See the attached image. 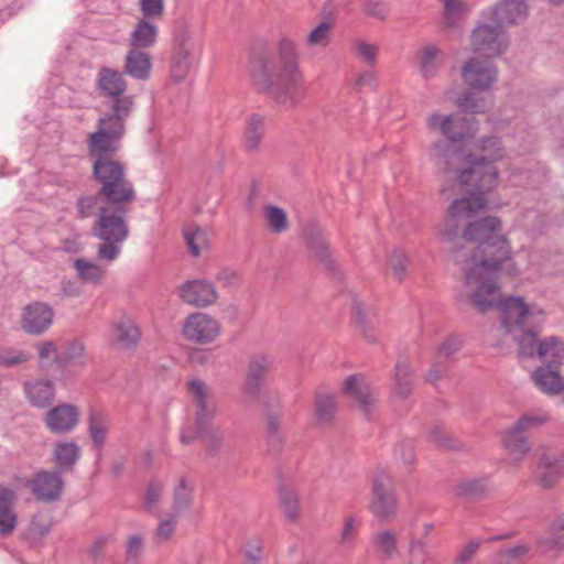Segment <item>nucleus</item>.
<instances>
[{"label": "nucleus", "mask_w": 564, "mask_h": 564, "mask_svg": "<svg viewBox=\"0 0 564 564\" xmlns=\"http://www.w3.org/2000/svg\"><path fill=\"white\" fill-rule=\"evenodd\" d=\"M111 335L116 346L122 349L134 348L141 339V330L129 316H120L111 323Z\"/></svg>", "instance_id": "nucleus-27"}, {"label": "nucleus", "mask_w": 564, "mask_h": 564, "mask_svg": "<svg viewBox=\"0 0 564 564\" xmlns=\"http://www.w3.org/2000/svg\"><path fill=\"white\" fill-rule=\"evenodd\" d=\"M306 246L315 261L322 264L329 272L335 271L336 264L332 257L328 241L326 240L322 229L318 227L310 228L306 236Z\"/></svg>", "instance_id": "nucleus-28"}, {"label": "nucleus", "mask_w": 564, "mask_h": 564, "mask_svg": "<svg viewBox=\"0 0 564 564\" xmlns=\"http://www.w3.org/2000/svg\"><path fill=\"white\" fill-rule=\"evenodd\" d=\"M470 44L473 51L478 55L498 57L507 51L509 41L501 25L484 23L473 30Z\"/></svg>", "instance_id": "nucleus-13"}, {"label": "nucleus", "mask_w": 564, "mask_h": 564, "mask_svg": "<svg viewBox=\"0 0 564 564\" xmlns=\"http://www.w3.org/2000/svg\"><path fill=\"white\" fill-rule=\"evenodd\" d=\"M132 203H120L102 208L95 221L91 231L101 243L98 246L97 256L108 261L115 260L120 253V245L129 236V226L126 220Z\"/></svg>", "instance_id": "nucleus-8"}, {"label": "nucleus", "mask_w": 564, "mask_h": 564, "mask_svg": "<svg viewBox=\"0 0 564 564\" xmlns=\"http://www.w3.org/2000/svg\"><path fill=\"white\" fill-rule=\"evenodd\" d=\"M546 412H529L523 414L509 430L502 433L501 443L511 456L510 463L519 466L523 457L531 451L528 435L549 422Z\"/></svg>", "instance_id": "nucleus-11"}, {"label": "nucleus", "mask_w": 564, "mask_h": 564, "mask_svg": "<svg viewBox=\"0 0 564 564\" xmlns=\"http://www.w3.org/2000/svg\"><path fill=\"white\" fill-rule=\"evenodd\" d=\"M535 455L538 456L536 482L543 489H551L564 477V452L540 446Z\"/></svg>", "instance_id": "nucleus-14"}, {"label": "nucleus", "mask_w": 564, "mask_h": 564, "mask_svg": "<svg viewBox=\"0 0 564 564\" xmlns=\"http://www.w3.org/2000/svg\"><path fill=\"white\" fill-rule=\"evenodd\" d=\"M479 151L475 154L447 141H436L429 155L438 173L448 182H455L463 192L486 194L499 183V172L494 163L503 156L500 138L481 139Z\"/></svg>", "instance_id": "nucleus-1"}, {"label": "nucleus", "mask_w": 564, "mask_h": 564, "mask_svg": "<svg viewBox=\"0 0 564 564\" xmlns=\"http://www.w3.org/2000/svg\"><path fill=\"white\" fill-rule=\"evenodd\" d=\"M243 564H261L263 555V540L259 535L249 536L241 550Z\"/></svg>", "instance_id": "nucleus-49"}, {"label": "nucleus", "mask_w": 564, "mask_h": 564, "mask_svg": "<svg viewBox=\"0 0 564 564\" xmlns=\"http://www.w3.org/2000/svg\"><path fill=\"white\" fill-rule=\"evenodd\" d=\"M64 485L62 474L57 470H40L28 482L34 498L44 503L58 501L62 498Z\"/></svg>", "instance_id": "nucleus-18"}, {"label": "nucleus", "mask_w": 564, "mask_h": 564, "mask_svg": "<svg viewBox=\"0 0 564 564\" xmlns=\"http://www.w3.org/2000/svg\"><path fill=\"white\" fill-rule=\"evenodd\" d=\"M182 333L187 340L204 345L213 343L219 336L220 325L205 313H195L187 316Z\"/></svg>", "instance_id": "nucleus-19"}, {"label": "nucleus", "mask_w": 564, "mask_h": 564, "mask_svg": "<svg viewBox=\"0 0 564 564\" xmlns=\"http://www.w3.org/2000/svg\"><path fill=\"white\" fill-rule=\"evenodd\" d=\"M344 392L349 397L362 412L370 419L371 413L377 405V399L373 395L372 388L361 375H351L344 382Z\"/></svg>", "instance_id": "nucleus-20"}, {"label": "nucleus", "mask_w": 564, "mask_h": 564, "mask_svg": "<svg viewBox=\"0 0 564 564\" xmlns=\"http://www.w3.org/2000/svg\"><path fill=\"white\" fill-rule=\"evenodd\" d=\"M28 400L33 406L44 409L52 404L55 388L52 380H33L23 386Z\"/></svg>", "instance_id": "nucleus-31"}, {"label": "nucleus", "mask_w": 564, "mask_h": 564, "mask_svg": "<svg viewBox=\"0 0 564 564\" xmlns=\"http://www.w3.org/2000/svg\"><path fill=\"white\" fill-rule=\"evenodd\" d=\"M332 30V24L328 22H322L314 30H312L307 37L306 44L308 46H321L325 47L329 43V34Z\"/></svg>", "instance_id": "nucleus-57"}, {"label": "nucleus", "mask_w": 564, "mask_h": 564, "mask_svg": "<svg viewBox=\"0 0 564 564\" xmlns=\"http://www.w3.org/2000/svg\"><path fill=\"white\" fill-rule=\"evenodd\" d=\"M216 279L225 288H237L241 284L240 274L236 270L229 268L219 270Z\"/></svg>", "instance_id": "nucleus-64"}, {"label": "nucleus", "mask_w": 564, "mask_h": 564, "mask_svg": "<svg viewBox=\"0 0 564 564\" xmlns=\"http://www.w3.org/2000/svg\"><path fill=\"white\" fill-rule=\"evenodd\" d=\"M53 308L43 302H32L23 308L21 327L31 335L44 333L53 323Z\"/></svg>", "instance_id": "nucleus-21"}, {"label": "nucleus", "mask_w": 564, "mask_h": 564, "mask_svg": "<svg viewBox=\"0 0 564 564\" xmlns=\"http://www.w3.org/2000/svg\"><path fill=\"white\" fill-rule=\"evenodd\" d=\"M429 437L431 442L446 449L463 451L465 448L463 444L448 435L440 425H435L430 430Z\"/></svg>", "instance_id": "nucleus-54"}, {"label": "nucleus", "mask_w": 564, "mask_h": 564, "mask_svg": "<svg viewBox=\"0 0 564 564\" xmlns=\"http://www.w3.org/2000/svg\"><path fill=\"white\" fill-rule=\"evenodd\" d=\"M415 370L411 360L401 356L398 358L392 371V395L401 401L406 400L414 391Z\"/></svg>", "instance_id": "nucleus-24"}, {"label": "nucleus", "mask_w": 564, "mask_h": 564, "mask_svg": "<svg viewBox=\"0 0 564 564\" xmlns=\"http://www.w3.org/2000/svg\"><path fill=\"white\" fill-rule=\"evenodd\" d=\"M529 552L530 546L527 544L501 550L496 555V564H518Z\"/></svg>", "instance_id": "nucleus-55"}, {"label": "nucleus", "mask_w": 564, "mask_h": 564, "mask_svg": "<svg viewBox=\"0 0 564 564\" xmlns=\"http://www.w3.org/2000/svg\"><path fill=\"white\" fill-rule=\"evenodd\" d=\"M151 66L150 54L141 48L132 47L126 57L124 73L144 80L150 75Z\"/></svg>", "instance_id": "nucleus-34"}, {"label": "nucleus", "mask_w": 564, "mask_h": 564, "mask_svg": "<svg viewBox=\"0 0 564 564\" xmlns=\"http://www.w3.org/2000/svg\"><path fill=\"white\" fill-rule=\"evenodd\" d=\"M63 358L69 364L85 365L86 350L84 344L77 339L66 341L64 345Z\"/></svg>", "instance_id": "nucleus-53"}, {"label": "nucleus", "mask_w": 564, "mask_h": 564, "mask_svg": "<svg viewBox=\"0 0 564 564\" xmlns=\"http://www.w3.org/2000/svg\"><path fill=\"white\" fill-rule=\"evenodd\" d=\"M98 89L101 96L110 98L108 111L98 120V129L87 140L88 150L118 151L119 141L126 133V121L130 117L134 101L127 96V82L118 70L101 67L98 74Z\"/></svg>", "instance_id": "nucleus-3"}, {"label": "nucleus", "mask_w": 564, "mask_h": 564, "mask_svg": "<svg viewBox=\"0 0 564 564\" xmlns=\"http://www.w3.org/2000/svg\"><path fill=\"white\" fill-rule=\"evenodd\" d=\"M74 267L79 278L90 283H99L105 274L101 267L86 259H77Z\"/></svg>", "instance_id": "nucleus-50"}, {"label": "nucleus", "mask_w": 564, "mask_h": 564, "mask_svg": "<svg viewBox=\"0 0 564 564\" xmlns=\"http://www.w3.org/2000/svg\"><path fill=\"white\" fill-rule=\"evenodd\" d=\"M263 218L268 228L274 234H281L289 228L286 213L274 205H265L263 207Z\"/></svg>", "instance_id": "nucleus-46"}, {"label": "nucleus", "mask_w": 564, "mask_h": 564, "mask_svg": "<svg viewBox=\"0 0 564 564\" xmlns=\"http://www.w3.org/2000/svg\"><path fill=\"white\" fill-rule=\"evenodd\" d=\"M368 510L380 523H391L399 513L397 489L392 475L377 469L370 480Z\"/></svg>", "instance_id": "nucleus-9"}, {"label": "nucleus", "mask_w": 564, "mask_h": 564, "mask_svg": "<svg viewBox=\"0 0 564 564\" xmlns=\"http://www.w3.org/2000/svg\"><path fill=\"white\" fill-rule=\"evenodd\" d=\"M352 316L357 323V326L364 339L369 344H376L378 338L375 333V326L372 322L367 318L366 306L362 301H354Z\"/></svg>", "instance_id": "nucleus-44"}, {"label": "nucleus", "mask_w": 564, "mask_h": 564, "mask_svg": "<svg viewBox=\"0 0 564 564\" xmlns=\"http://www.w3.org/2000/svg\"><path fill=\"white\" fill-rule=\"evenodd\" d=\"M362 12L371 18L384 21L389 17V7L382 0H364Z\"/></svg>", "instance_id": "nucleus-58"}, {"label": "nucleus", "mask_w": 564, "mask_h": 564, "mask_svg": "<svg viewBox=\"0 0 564 564\" xmlns=\"http://www.w3.org/2000/svg\"><path fill=\"white\" fill-rule=\"evenodd\" d=\"M184 237L188 250L194 257H198L203 250H207L209 248L207 235L199 227H195L193 230H184Z\"/></svg>", "instance_id": "nucleus-51"}, {"label": "nucleus", "mask_w": 564, "mask_h": 564, "mask_svg": "<svg viewBox=\"0 0 564 564\" xmlns=\"http://www.w3.org/2000/svg\"><path fill=\"white\" fill-rule=\"evenodd\" d=\"M539 543L547 550H564V513L554 518L549 527L547 535Z\"/></svg>", "instance_id": "nucleus-43"}, {"label": "nucleus", "mask_w": 564, "mask_h": 564, "mask_svg": "<svg viewBox=\"0 0 564 564\" xmlns=\"http://www.w3.org/2000/svg\"><path fill=\"white\" fill-rule=\"evenodd\" d=\"M436 45H427L420 51L421 73L425 78L434 77L437 72L436 57L440 53Z\"/></svg>", "instance_id": "nucleus-52"}, {"label": "nucleus", "mask_w": 564, "mask_h": 564, "mask_svg": "<svg viewBox=\"0 0 564 564\" xmlns=\"http://www.w3.org/2000/svg\"><path fill=\"white\" fill-rule=\"evenodd\" d=\"M176 518L173 513L169 519L160 520L158 528L154 532V541L156 544H162L170 541L175 532Z\"/></svg>", "instance_id": "nucleus-59"}, {"label": "nucleus", "mask_w": 564, "mask_h": 564, "mask_svg": "<svg viewBox=\"0 0 564 564\" xmlns=\"http://www.w3.org/2000/svg\"><path fill=\"white\" fill-rule=\"evenodd\" d=\"M371 544L384 560H391L398 552V538L390 529L375 533L371 538Z\"/></svg>", "instance_id": "nucleus-39"}, {"label": "nucleus", "mask_w": 564, "mask_h": 564, "mask_svg": "<svg viewBox=\"0 0 564 564\" xmlns=\"http://www.w3.org/2000/svg\"><path fill=\"white\" fill-rule=\"evenodd\" d=\"M265 134V120L260 113H252L246 119L243 128V148L248 153L260 151Z\"/></svg>", "instance_id": "nucleus-30"}, {"label": "nucleus", "mask_w": 564, "mask_h": 564, "mask_svg": "<svg viewBox=\"0 0 564 564\" xmlns=\"http://www.w3.org/2000/svg\"><path fill=\"white\" fill-rule=\"evenodd\" d=\"M532 379L535 386L544 393L555 395L562 391L563 379L560 377L558 369L541 366L532 373Z\"/></svg>", "instance_id": "nucleus-36"}, {"label": "nucleus", "mask_w": 564, "mask_h": 564, "mask_svg": "<svg viewBox=\"0 0 564 564\" xmlns=\"http://www.w3.org/2000/svg\"><path fill=\"white\" fill-rule=\"evenodd\" d=\"M158 29L148 20H140L130 37V46L134 48H148L156 41Z\"/></svg>", "instance_id": "nucleus-40"}, {"label": "nucleus", "mask_w": 564, "mask_h": 564, "mask_svg": "<svg viewBox=\"0 0 564 564\" xmlns=\"http://www.w3.org/2000/svg\"><path fill=\"white\" fill-rule=\"evenodd\" d=\"M409 258L404 250L395 248L388 256L387 272L398 282L405 280L408 275Z\"/></svg>", "instance_id": "nucleus-45"}, {"label": "nucleus", "mask_w": 564, "mask_h": 564, "mask_svg": "<svg viewBox=\"0 0 564 564\" xmlns=\"http://www.w3.org/2000/svg\"><path fill=\"white\" fill-rule=\"evenodd\" d=\"M338 410L337 398L326 391H317L314 395L313 419L318 426H330Z\"/></svg>", "instance_id": "nucleus-29"}, {"label": "nucleus", "mask_w": 564, "mask_h": 564, "mask_svg": "<svg viewBox=\"0 0 564 564\" xmlns=\"http://www.w3.org/2000/svg\"><path fill=\"white\" fill-rule=\"evenodd\" d=\"M542 323L543 311L530 308L521 297L510 296L501 303L502 327L518 341L520 356L538 355Z\"/></svg>", "instance_id": "nucleus-6"}, {"label": "nucleus", "mask_w": 564, "mask_h": 564, "mask_svg": "<svg viewBox=\"0 0 564 564\" xmlns=\"http://www.w3.org/2000/svg\"><path fill=\"white\" fill-rule=\"evenodd\" d=\"M162 491L163 485L160 481L152 480L149 482L143 498V502L148 511H151L152 508L159 503L162 497Z\"/></svg>", "instance_id": "nucleus-63"}, {"label": "nucleus", "mask_w": 564, "mask_h": 564, "mask_svg": "<svg viewBox=\"0 0 564 564\" xmlns=\"http://www.w3.org/2000/svg\"><path fill=\"white\" fill-rule=\"evenodd\" d=\"M538 356L543 362L542 367L560 369L564 360V341L556 337L541 340L538 346Z\"/></svg>", "instance_id": "nucleus-33"}, {"label": "nucleus", "mask_w": 564, "mask_h": 564, "mask_svg": "<svg viewBox=\"0 0 564 564\" xmlns=\"http://www.w3.org/2000/svg\"><path fill=\"white\" fill-rule=\"evenodd\" d=\"M15 499L13 490L0 486V536L11 535L17 527L18 517L13 511Z\"/></svg>", "instance_id": "nucleus-32"}, {"label": "nucleus", "mask_w": 564, "mask_h": 564, "mask_svg": "<svg viewBox=\"0 0 564 564\" xmlns=\"http://www.w3.org/2000/svg\"><path fill=\"white\" fill-rule=\"evenodd\" d=\"M427 128L431 131L440 132L454 147H460L458 143L473 137L477 131V120L473 116L452 113L441 115L432 113L426 120Z\"/></svg>", "instance_id": "nucleus-12"}, {"label": "nucleus", "mask_w": 564, "mask_h": 564, "mask_svg": "<svg viewBox=\"0 0 564 564\" xmlns=\"http://www.w3.org/2000/svg\"><path fill=\"white\" fill-rule=\"evenodd\" d=\"M181 299L195 307H206L216 302L218 294L214 285L205 280L187 281L180 286Z\"/></svg>", "instance_id": "nucleus-23"}, {"label": "nucleus", "mask_w": 564, "mask_h": 564, "mask_svg": "<svg viewBox=\"0 0 564 564\" xmlns=\"http://www.w3.org/2000/svg\"><path fill=\"white\" fill-rule=\"evenodd\" d=\"M492 58L484 55L470 57L462 69L464 82L474 89L486 90L490 88L498 78V68Z\"/></svg>", "instance_id": "nucleus-17"}, {"label": "nucleus", "mask_w": 564, "mask_h": 564, "mask_svg": "<svg viewBox=\"0 0 564 564\" xmlns=\"http://www.w3.org/2000/svg\"><path fill=\"white\" fill-rule=\"evenodd\" d=\"M142 15L147 19H159L164 12L163 0H139Z\"/></svg>", "instance_id": "nucleus-62"}, {"label": "nucleus", "mask_w": 564, "mask_h": 564, "mask_svg": "<svg viewBox=\"0 0 564 564\" xmlns=\"http://www.w3.org/2000/svg\"><path fill=\"white\" fill-rule=\"evenodd\" d=\"M196 63L195 43L191 25L184 17L174 21L173 39L170 55L171 78L182 83L188 76Z\"/></svg>", "instance_id": "nucleus-10"}, {"label": "nucleus", "mask_w": 564, "mask_h": 564, "mask_svg": "<svg viewBox=\"0 0 564 564\" xmlns=\"http://www.w3.org/2000/svg\"><path fill=\"white\" fill-rule=\"evenodd\" d=\"M359 535V527L354 514L345 517L337 545L344 550L354 549Z\"/></svg>", "instance_id": "nucleus-48"}, {"label": "nucleus", "mask_w": 564, "mask_h": 564, "mask_svg": "<svg viewBox=\"0 0 564 564\" xmlns=\"http://www.w3.org/2000/svg\"><path fill=\"white\" fill-rule=\"evenodd\" d=\"M194 405V425L196 427L212 424L217 415L218 406L212 388L203 380L187 383Z\"/></svg>", "instance_id": "nucleus-15"}, {"label": "nucleus", "mask_w": 564, "mask_h": 564, "mask_svg": "<svg viewBox=\"0 0 564 564\" xmlns=\"http://www.w3.org/2000/svg\"><path fill=\"white\" fill-rule=\"evenodd\" d=\"M144 550V539L140 534H132L126 541V558L127 561L137 562L142 556Z\"/></svg>", "instance_id": "nucleus-61"}, {"label": "nucleus", "mask_w": 564, "mask_h": 564, "mask_svg": "<svg viewBox=\"0 0 564 564\" xmlns=\"http://www.w3.org/2000/svg\"><path fill=\"white\" fill-rule=\"evenodd\" d=\"M487 206L488 199L484 193L469 194V197L455 199L448 206L444 220L436 229V235L443 242L451 245V252L456 262L464 261L458 248L463 239L464 226Z\"/></svg>", "instance_id": "nucleus-7"}, {"label": "nucleus", "mask_w": 564, "mask_h": 564, "mask_svg": "<svg viewBox=\"0 0 564 564\" xmlns=\"http://www.w3.org/2000/svg\"><path fill=\"white\" fill-rule=\"evenodd\" d=\"M193 494V487L188 485L185 478H181L173 490V517H178L191 508Z\"/></svg>", "instance_id": "nucleus-42"}, {"label": "nucleus", "mask_w": 564, "mask_h": 564, "mask_svg": "<svg viewBox=\"0 0 564 564\" xmlns=\"http://www.w3.org/2000/svg\"><path fill=\"white\" fill-rule=\"evenodd\" d=\"M528 17V6L524 0H501L491 12L495 23L505 29L506 25L522 23Z\"/></svg>", "instance_id": "nucleus-26"}, {"label": "nucleus", "mask_w": 564, "mask_h": 564, "mask_svg": "<svg viewBox=\"0 0 564 564\" xmlns=\"http://www.w3.org/2000/svg\"><path fill=\"white\" fill-rule=\"evenodd\" d=\"M457 106L471 115L484 113L487 110V104L484 99L477 100L473 93H466L457 99Z\"/></svg>", "instance_id": "nucleus-60"}, {"label": "nucleus", "mask_w": 564, "mask_h": 564, "mask_svg": "<svg viewBox=\"0 0 564 564\" xmlns=\"http://www.w3.org/2000/svg\"><path fill=\"white\" fill-rule=\"evenodd\" d=\"M80 448L74 442H58L53 452L54 462L57 465L55 470L62 473H70L79 459Z\"/></svg>", "instance_id": "nucleus-35"}, {"label": "nucleus", "mask_w": 564, "mask_h": 564, "mask_svg": "<svg viewBox=\"0 0 564 564\" xmlns=\"http://www.w3.org/2000/svg\"><path fill=\"white\" fill-rule=\"evenodd\" d=\"M501 221L496 216H487L476 220H469L463 230V240L480 246L501 236Z\"/></svg>", "instance_id": "nucleus-22"}, {"label": "nucleus", "mask_w": 564, "mask_h": 564, "mask_svg": "<svg viewBox=\"0 0 564 564\" xmlns=\"http://www.w3.org/2000/svg\"><path fill=\"white\" fill-rule=\"evenodd\" d=\"M511 247L505 235L496 236V239L475 246L465 271L467 284H478L470 297L474 307L479 312H486L498 304L500 299L499 285L496 274L502 264L510 260Z\"/></svg>", "instance_id": "nucleus-5"}, {"label": "nucleus", "mask_w": 564, "mask_h": 564, "mask_svg": "<svg viewBox=\"0 0 564 564\" xmlns=\"http://www.w3.org/2000/svg\"><path fill=\"white\" fill-rule=\"evenodd\" d=\"M198 434L202 435L206 445V454L209 457H216L219 455L221 448L225 446L226 432L220 426L214 425V423L197 427Z\"/></svg>", "instance_id": "nucleus-37"}, {"label": "nucleus", "mask_w": 564, "mask_h": 564, "mask_svg": "<svg viewBox=\"0 0 564 564\" xmlns=\"http://www.w3.org/2000/svg\"><path fill=\"white\" fill-rule=\"evenodd\" d=\"M108 430V417L101 411L91 409L88 414V431L95 447L101 448L104 446Z\"/></svg>", "instance_id": "nucleus-38"}, {"label": "nucleus", "mask_w": 564, "mask_h": 564, "mask_svg": "<svg viewBox=\"0 0 564 564\" xmlns=\"http://www.w3.org/2000/svg\"><path fill=\"white\" fill-rule=\"evenodd\" d=\"M117 151L89 150L94 159L91 177L99 184L97 193L78 198L76 207L80 218L101 214L102 208L120 203H133L137 194L133 184L127 178L124 164L110 155Z\"/></svg>", "instance_id": "nucleus-4"}, {"label": "nucleus", "mask_w": 564, "mask_h": 564, "mask_svg": "<svg viewBox=\"0 0 564 564\" xmlns=\"http://www.w3.org/2000/svg\"><path fill=\"white\" fill-rule=\"evenodd\" d=\"M273 366V357L265 354L253 355L249 359L242 384L245 397L251 401L259 400Z\"/></svg>", "instance_id": "nucleus-16"}, {"label": "nucleus", "mask_w": 564, "mask_h": 564, "mask_svg": "<svg viewBox=\"0 0 564 564\" xmlns=\"http://www.w3.org/2000/svg\"><path fill=\"white\" fill-rule=\"evenodd\" d=\"M280 506L283 509L285 518L294 522L300 514L297 494L286 486H282L279 492Z\"/></svg>", "instance_id": "nucleus-47"}, {"label": "nucleus", "mask_w": 564, "mask_h": 564, "mask_svg": "<svg viewBox=\"0 0 564 564\" xmlns=\"http://www.w3.org/2000/svg\"><path fill=\"white\" fill-rule=\"evenodd\" d=\"M444 4L443 24L447 29L455 26L459 14L465 10L462 0H441Z\"/></svg>", "instance_id": "nucleus-56"}, {"label": "nucleus", "mask_w": 564, "mask_h": 564, "mask_svg": "<svg viewBox=\"0 0 564 564\" xmlns=\"http://www.w3.org/2000/svg\"><path fill=\"white\" fill-rule=\"evenodd\" d=\"M456 497L476 501L484 498L488 492V486L484 479H464L454 486Z\"/></svg>", "instance_id": "nucleus-41"}, {"label": "nucleus", "mask_w": 564, "mask_h": 564, "mask_svg": "<svg viewBox=\"0 0 564 564\" xmlns=\"http://www.w3.org/2000/svg\"><path fill=\"white\" fill-rule=\"evenodd\" d=\"M251 61L254 87L275 102L295 106L307 95V85L300 68L295 45L288 39L273 50H260Z\"/></svg>", "instance_id": "nucleus-2"}, {"label": "nucleus", "mask_w": 564, "mask_h": 564, "mask_svg": "<svg viewBox=\"0 0 564 564\" xmlns=\"http://www.w3.org/2000/svg\"><path fill=\"white\" fill-rule=\"evenodd\" d=\"M79 411L72 404H59L45 414V424L55 434L70 432L78 423Z\"/></svg>", "instance_id": "nucleus-25"}]
</instances>
